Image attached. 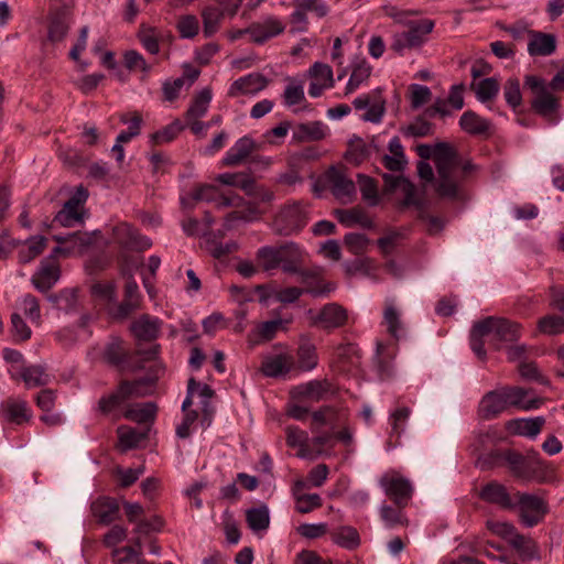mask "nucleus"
<instances>
[{
    "instance_id": "nucleus-1",
    "label": "nucleus",
    "mask_w": 564,
    "mask_h": 564,
    "mask_svg": "<svg viewBox=\"0 0 564 564\" xmlns=\"http://www.w3.org/2000/svg\"><path fill=\"white\" fill-rule=\"evenodd\" d=\"M417 155L421 159H433L437 170V181L435 185L436 193L442 197H457V173L460 159L457 152L447 143L441 142L435 147L430 144H420L416 148Z\"/></svg>"
},
{
    "instance_id": "nucleus-2",
    "label": "nucleus",
    "mask_w": 564,
    "mask_h": 564,
    "mask_svg": "<svg viewBox=\"0 0 564 564\" xmlns=\"http://www.w3.org/2000/svg\"><path fill=\"white\" fill-rule=\"evenodd\" d=\"M529 391L521 387L505 386L487 392L478 405V414L484 420H492L505 412L509 406H517L524 411L536 410L543 400L534 398L527 400Z\"/></svg>"
},
{
    "instance_id": "nucleus-3",
    "label": "nucleus",
    "mask_w": 564,
    "mask_h": 564,
    "mask_svg": "<svg viewBox=\"0 0 564 564\" xmlns=\"http://www.w3.org/2000/svg\"><path fill=\"white\" fill-rule=\"evenodd\" d=\"M303 256L300 246L293 241L279 247L264 246L257 251V258L265 271L281 267L286 273H297L300 271Z\"/></svg>"
},
{
    "instance_id": "nucleus-4",
    "label": "nucleus",
    "mask_w": 564,
    "mask_h": 564,
    "mask_svg": "<svg viewBox=\"0 0 564 564\" xmlns=\"http://www.w3.org/2000/svg\"><path fill=\"white\" fill-rule=\"evenodd\" d=\"M308 221V208L303 202L286 204L275 214L271 228L279 236L297 235Z\"/></svg>"
},
{
    "instance_id": "nucleus-5",
    "label": "nucleus",
    "mask_w": 564,
    "mask_h": 564,
    "mask_svg": "<svg viewBox=\"0 0 564 564\" xmlns=\"http://www.w3.org/2000/svg\"><path fill=\"white\" fill-rule=\"evenodd\" d=\"M506 464L511 474L522 481L541 478L545 469L543 459L534 449L528 451L525 455L507 449Z\"/></svg>"
},
{
    "instance_id": "nucleus-6",
    "label": "nucleus",
    "mask_w": 564,
    "mask_h": 564,
    "mask_svg": "<svg viewBox=\"0 0 564 564\" xmlns=\"http://www.w3.org/2000/svg\"><path fill=\"white\" fill-rule=\"evenodd\" d=\"M524 86L532 94L531 108L534 112L554 123L556 121L554 115L560 104L554 94L549 91L546 82L538 76L527 75Z\"/></svg>"
},
{
    "instance_id": "nucleus-7",
    "label": "nucleus",
    "mask_w": 564,
    "mask_h": 564,
    "mask_svg": "<svg viewBox=\"0 0 564 564\" xmlns=\"http://www.w3.org/2000/svg\"><path fill=\"white\" fill-rule=\"evenodd\" d=\"M159 348V345H154L147 351L138 350V354L143 356L144 360H153V364L151 365L147 377L134 381L123 380L120 382V384L128 386L124 392V394H127V400L131 398L145 397L152 393L155 382L164 372V367L156 360Z\"/></svg>"
},
{
    "instance_id": "nucleus-8",
    "label": "nucleus",
    "mask_w": 564,
    "mask_h": 564,
    "mask_svg": "<svg viewBox=\"0 0 564 564\" xmlns=\"http://www.w3.org/2000/svg\"><path fill=\"white\" fill-rule=\"evenodd\" d=\"M434 25V21L430 19L411 21L405 25L406 31L395 33L392 36L391 50L403 54L405 50L422 46L427 41V35L433 31Z\"/></svg>"
},
{
    "instance_id": "nucleus-9",
    "label": "nucleus",
    "mask_w": 564,
    "mask_h": 564,
    "mask_svg": "<svg viewBox=\"0 0 564 564\" xmlns=\"http://www.w3.org/2000/svg\"><path fill=\"white\" fill-rule=\"evenodd\" d=\"M292 6L294 11L290 14V23L293 33H304L308 30V13L317 19H324L329 13L325 0H293Z\"/></svg>"
},
{
    "instance_id": "nucleus-10",
    "label": "nucleus",
    "mask_w": 564,
    "mask_h": 564,
    "mask_svg": "<svg viewBox=\"0 0 564 564\" xmlns=\"http://www.w3.org/2000/svg\"><path fill=\"white\" fill-rule=\"evenodd\" d=\"M379 486L386 496L400 507L409 505L414 491L410 479L394 469L388 470L380 477Z\"/></svg>"
},
{
    "instance_id": "nucleus-11",
    "label": "nucleus",
    "mask_w": 564,
    "mask_h": 564,
    "mask_svg": "<svg viewBox=\"0 0 564 564\" xmlns=\"http://www.w3.org/2000/svg\"><path fill=\"white\" fill-rule=\"evenodd\" d=\"M325 186L341 204H350L356 198V185L344 166H330L324 174Z\"/></svg>"
},
{
    "instance_id": "nucleus-12",
    "label": "nucleus",
    "mask_w": 564,
    "mask_h": 564,
    "mask_svg": "<svg viewBox=\"0 0 564 564\" xmlns=\"http://www.w3.org/2000/svg\"><path fill=\"white\" fill-rule=\"evenodd\" d=\"M480 322L479 329H486L487 334L491 336L496 349L501 348V343H513L521 336V326L516 322L492 316Z\"/></svg>"
},
{
    "instance_id": "nucleus-13",
    "label": "nucleus",
    "mask_w": 564,
    "mask_h": 564,
    "mask_svg": "<svg viewBox=\"0 0 564 564\" xmlns=\"http://www.w3.org/2000/svg\"><path fill=\"white\" fill-rule=\"evenodd\" d=\"M311 324L330 332L344 327L348 322V311L336 302L325 304L319 311H308Z\"/></svg>"
},
{
    "instance_id": "nucleus-14",
    "label": "nucleus",
    "mask_w": 564,
    "mask_h": 564,
    "mask_svg": "<svg viewBox=\"0 0 564 564\" xmlns=\"http://www.w3.org/2000/svg\"><path fill=\"white\" fill-rule=\"evenodd\" d=\"M520 517L529 528L536 525L546 512V503L535 495L517 492Z\"/></svg>"
},
{
    "instance_id": "nucleus-15",
    "label": "nucleus",
    "mask_w": 564,
    "mask_h": 564,
    "mask_svg": "<svg viewBox=\"0 0 564 564\" xmlns=\"http://www.w3.org/2000/svg\"><path fill=\"white\" fill-rule=\"evenodd\" d=\"M113 236L121 246L137 251H144L151 248L150 238L141 235L135 228L127 223L119 224L113 228Z\"/></svg>"
},
{
    "instance_id": "nucleus-16",
    "label": "nucleus",
    "mask_w": 564,
    "mask_h": 564,
    "mask_svg": "<svg viewBox=\"0 0 564 564\" xmlns=\"http://www.w3.org/2000/svg\"><path fill=\"white\" fill-rule=\"evenodd\" d=\"M90 512L99 524L109 525L120 519V503L116 498L100 496L90 503Z\"/></svg>"
},
{
    "instance_id": "nucleus-17",
    "label": "nucleus",
    "mask_w": 564,
    "mask_h": 564,
    "mask_svg": "<svg viewBox=\"0 0 564 564\" xmlns=\"http://www.w3.org/2000/svg\"><path fill=\"white\" fill-rule=\"evenodd\" d=\"M285 24L276 17H267L262 21L254 22L248 28V34L252 42L263 44L272 37L283 33Z\"/></svg>"
},
{
    "instance_id": "nucleus-18",
    "label": "nucleus",
    "mask_w": 564,
    "mask_h": 564,
    "mask_svg": "<svg viewBox=\"0 0 564 564\" xmlns=\"http://www.w3.org/2000/svg\"><path fill=\"white\" fill-rule=\"evenodd\" d=\"M270 80L261 73H250L236 79L228 89L229 97L256 95L269 85Z\"/></svg>"
},
{
    "instance_id": "nucleus-19",
    "label": "nucleus",
    "mask_w": 564,
    "mask_h": 564,
    "mask_svg": "<svg viewBox=\"0 0 564 564\" xmlns=\"http://www.w3.org/2000/svg\"><path fill=\"white\" fill-rule=\"evenodd\" d=\"M61 275L59 265L55 260L45 259L41 262L39 271L32 276L34 288L42 292H48L58 281Z\"/></svg>"
},
{
    "instance_id": "nucleus-20",
    "label": "nucleus",
    "mask_w": 564,
    "mask_h": 564,
    "mask_svg": "<svg viewBox=\"0 0 564 564\" xmlns=\"http://www.w3.org/2000/svg\"><path fill=\"white\" fill-rule=\"evenodd\" d=\"M0 415L7 422L21 425L30 421L32 412L25 400L9 398L0 404Z\"/></svg>"
},
{
    "instance_id": "nucleus-21",
    "label": "nucleus",
    "mask_w": 564,
    "mask_h": 564,
    "mask_svg": "<svg viewBox=\"0 0 564 564\" xmlns=\"http://www.w3.org/2000/svg\"><path fill=\"white\" fill-rule=\"evenodd\" d=\"M295 369L294 357L290 354H278L265 357L261 364V372L265 377L276 378Z\"/></svg>"
},
{
    "instance_id": "nucleus-22",
    "label": "nucleus",
    "mask_w": 564,
    "mask_h": 564,
    "mask_svg": "<svg viewBox=\"0 0 564 564\" xmlns=\"http://www.w3.org/2000/svg\"><path fill=\"white\" fill-rule=\"evenodd\" d=\"M162 327V321L158 317L143 314L131 324L133 336L142 341L155 340Z\"/></svg>"
},
{
    "instance_id": "nucleus-23",
    "label": "nucleus",
    "mask_w": 564,
    "mask_h": 564,
    "mask_svg": "<svg viewBox=\"0 0 564 564\" xmlns=\"http://www.w3.org/2000/svg\"><path fill=\"white\" fill-rule=\"evenodd\" d=\"M295 395L304 400L318 402L324 400L332 392V383L327 379L311 380L294 389Z\"/></svg>"
},
{
    "instance_id": "nucleus-24",
    "label": "nucleus",
    "mask_w": 564,
    "mask_h": 564,
    "mask_svg": "<svg viewBox=\"0 0 564 564\" xmlns=\"http://www.w3.org/2000/svg\"><path fill=\"white\" fill-rule=\"evenodd\" d=\"M530 36L528 52L531 56H547L556 48V39L552 34L528 31Z\"/></svg>"
},
{
    "instance_id": "nucleus-25",
    "label": "nucleus",
    "mask_w": 564,
    "mask_h": 564,
    "mask_svg": "<svg viewBox=\"0 0 564 564\" xmlns=\"http://www.w3.org/2000/svg\"><path fill=\"white\" fill-rule=\"evenodd\" d=\"M72 24V12L68 8H63L52 14L48 26V40L53 43L65 39Z\"/></svg>"
},
{
    "instance_id": "nucleus-26",
    "label": "nucleus",
    "mask_w": 564,
    "mask_h": 564,
    "mask_svg": "<svg viewBox=\"0 0 564 564\" xmlns=\"http://www.w3.org/2000/svg\"><path fill=\"white\" fill-rule=\"evenodd\" d=\"M479 497L489 503L498 505L501 508L509 509L514 507L507 488L496 481H491L482 487Z\"/></svg>"
},
{
    "instance_id": "nucleus-27",
    "label": "nucleus",
    "mask_w": 564,
    "mask_h": 564,
    "mask_svg": "<svg viewBox=\"0 0 564 564\" xmlns=\"http://www.w3.org/2000/svg\"><path fill=\"white\" fill-rule=\"evenodd\" d=\"M545 423L543 416H536L533 419H514L507 422V430L517 435L535 437L542 430Z\"/></svg>"
},
{
    "instance_id": "nucleus-28",
    "label": "nucleus",
    "mask_w": 564,
    "mask_h": 564,
    "mask_svg": "<svg viewBox=\"0 0 564 564\" xmlns=\"http://www.w3.org/2000/svg\"><path fill=\"white\" fill-rule=\"evenodd\" d=\"M254 149V142L249 137L238 139L235 144L227 151L223 159L226 166H236L246 160Z\"/></svg>"
},
{
    "instance_id": "nucleus-29",
    "label": "nucleus",
    "mask_w": 564,
    "mask_h": 564,
    "mask_svg": "<svg viewBox=\"0 0 564 564\" xmlns=\"http://www.w3.org/2000/svg\"><path fill=\"white\" fill-rule=\"evenodd\" d=\"M141 302V294L135 280L130 275L124 285V299L118 306V315L127 317L133 311L139 308Z\"/></svg>"
},
{
    "instance_id": "nucleus-30",
    "label": "nucleus",
    "mask_w": 564,
    "mask_h": 564,
    "mask_svg": "<svg viewBox=\"0 0 564 564\" xmlns=\"http://www.w3.org/2000/svg\"><path fill=\"white\" fill-rule=\"evenodd\" d=\"M336 217L339 223L346 227L359 225L362 228L370 229L373 227V221L368 216L366 210L361 207H354L350 209L336 210Z\"/></svg>"
},
{
    "instance_id": "nucleus-31",
    "label": "nucleus",
    "mask_w": 564,
    "mask_h": 564,
    "mask_svg": "<svg viewBox=\"0 0 564 564\" xmlns=\"http://www.w3.org/2000/svg\"><path fill=\"white\" fill-rule=\"evenodd\" d=\"M296 358L295 369L304 372L312 371L318 365L316 346L310 340H303L297 348Z\"/></svg>"
},
{
    "instance_id": "nucleus-32",
    "label": "nucleus",
    "mask_w": 564,
    "mask_h": 564,
    "mask_svg": "<svg viewBox=\"0 0 564 564\" xmlns=\"http://www.w3.org/2000/svg\"><path fill=\"white\" fill-rule=\"evenodd\" d=\"M203 20V33L205 37H212L216 34L221 26L224 18L227 15L224 11H220L216 6H206L202 12Z\"/></svg>"
},
{
    "instance_id": "nucleus-33",
    "label": "nucleus",
    "mask_w": 564,
    "mask_h": 564,
    "mask_svg": "<svg viewBox=\"0 0 564 564\" xmlns=\"http://www.w3.org/2000/svg\"><path fill=\"white\" fill-rule=\"evenodd\" d=\"M351 75L346 85V95L354 93L361 84H364L371 74V66L366 58L357 57L351 64Z\"/></svg>"
},
{
    "instance_id": "nucleus-34",
    "label": "nucleus",
    "mask_w": 564,
    "mask_h": 564,
    "mask_svg": "<svg viewBox=\"0 0 564 564\" xmlns=\"http://www.w3.org/2000/svg\"><path fill=\"white\" fill-rule=\"evenodd\" d=\"M346 417V412L343 410H338L332 405H325L319 408L317 411L313 412L312 419L313 423L318 426L327 425L330 429H335L344 419Z\"/></svg>"
},
{
    "instance_id": "nucleus-35",
    "label": "nucleus",
    "mask_w": 564,
    "mask_h": 564,
    "mask_svg": "<svg viewBox=\"0 0 564 564\" xmlns=\"http://www.w3.org/2000/svg\"><path fill=\"white\" fill-rule=\"evenodd\" d=\"M213 98L212 89L209 87L203 88L198 91L186 111V119H200L207 113L210 101Z\"/></svg>"
},
{
    "instance_id": "nucleus-36",
    "label": "nucleus",
    "mask_w": 564,
    "mask_h": 564,
    "mask_svg": "<svg viewBox=\"0 0 564 564\" xmlns=\"http://www.w3.org/2000/svg\"><path fill=\"white\" fill-rule=\"evenodd\" d=\"M358 359V348L351 344L339 345L334 354V364H336L338 370L343 372L356 366Z\"/></svg>"
},
{
    "instance_id": "nucleus-37",
    "label": "nucleus",
    "mask_w": 564,
    "mask_h": 564,
    "mask_svg": "<svg viewBox=\"0 0 564 564\" xmlns=\"http://www.w3.org/2000/svg\"><path fill=\"white\" fill-rule=\"evenodd\" d=\"M286 433V444L290 447H299V456L302 458L308 457L311 455V448L308 443V435L305 431L301 430L297 426L290 425L285 430Z\"/></svg>"
},
{
    "instance_id": "nucleus-38",
    "label": "nucleus",
    "mask_w": 564,
    "mask_h": 564,
    "mask_svg": "<svg viewBox=\"0 0 564 564\" xmlns=\"http://www.w3.org/2000/svg\"><path fill=\"white\" fill-rule=\"evenodd\" d=\"M470 88L475 91L480 102H487L496 98L499 93L500 85L495 77H488L479 82L473 80Z\"/></svg>"
},
{
    "instance_id": "nucleus-39",
    "label": "nucleus",
    "mask_w": 564,
    "mask_h": 564,
    "mask_svg": "<svg viewBox=\"0 0 564 564\" xmlns=\"http://www.w3.org/2000/svg\"><path fill=\"white\" fill-rule=\"evenodd\" d=\"M404 508L405 507H400L397 505L389 506L383 503L379 509V513L384 525L389 529L406 525L408 519L403 512Z\"/></svg>"
},
{
    "instance_id": "nucleus-40",
    "label": "nucleus",
    "mask_w": 564,
    "mask_h": 564,
    "mask_svg": "<svg viewBox=\"0 0 564 564\" xmlns=\"http://www.w3.org/2000/svg\"><path fill=\"white\" fill-rule=\"evenodd\" d=\"M156 405L153 402H145L140 404H134L129 406L123 416L127 420L137 422V423H145L154 420L156 414Z\"/></svg>"
},
{
    "instance_id": "nucleus-41",
    "label": "nucleus",
    "mask_w": 564,
    "mask_h": 564,
    "mask_svg": "<svg viewBox=\"0 0 564 564\" xmlns=\"http://www.w3.org/2000/svg\"><path fill=\"white\" fill-rule=\"evenodd\" d=\"M459 126L469 134H481L487 132L489 129V122L470 110L462 115Z\"/></svg>"
},
{
    "instance_id": "nucleus-42",
    "label": "nucleus",
    "mask_w": 564,
    "mask_h": 564,
    "mask_svg": "<svg viewBox=\"0 0 564 564\" xmlns=\"http://www.w3.org/2000/svg\"><path fill=\"white\" fill-rule=\"evenodd\" d=\"M411 409L409 406L402 405L397 408L389 416V423L391 426L390 437H395L398 441L401 435L404 433L406 423L411 415Z\"/></svg>"
},
{
    "instance_id": "nucleus-43",
    "label": "nucleus",
    "mask_w": 564,
    "mask_h": 564,
    "mask_svg": "<svg viewBox=\"0 0 564 564\" xmlns=\"http://www.w3.org/2000/svg\"><path fill=\"white\" fill-rule=\"evenodd\" d=\"M127 384H119L117 390L100 398L98 401V410L107 415L117 410L124 401H127V394H124Z\"/></svg>"
},
{
    "instance_id": "nucleus-44",
    "label": "nucleus",
    "mask_w": 564,
    "mask_h": 564,
    "mask_svg": "<svg viewBox=\"0 0 564 564\" xmlns=\"http://www.w3.org/2000/svg\"><path fill=\"white\" fill-rule=\"evenodd\" d=\"M46 238L35 236L25 241L26 248L19 251L18 258L20 263H29L39 257L46 248Z\"/></svg>"
},
{
    "instance_id": "nucleus-45",
    "label": "nucleus",
    "mask_w": 564,
    "mask_h": 564,
    "mask_svg": "<svg viewBox=\"0 0 564 564\" xmlns=\"http://www.w3.org/2000/svg\"><path fill=\"white\" fill-rule=\"evenodd\" d=\"M20 377L28 388L45 386L50 382V376L41 366L23 367L20 371Z\"/></svg>"
},
{
    "instance_id": "nucleus-46",
    "label": "nucleus",
    "mask_w": 564,
    "mask_h": 564,
    "mask_svg": "<svg viewBox=\"0 0 564 564\" xmlns=\"http://www.w3.org/2000/svg\"><path fill=\"white\" fill-rule=\"evenodd\" d=\"M286 82L288 85L282 95L284 105L288 107H292L304 101V83L292 77L286 78Z\"/></svg>"
},
{
    "instance_id": "nucleus-47",
    "label": "nucleus",
    "mask_w": 564,
    "mask_h": 564,
    "mask_svg": "<svg viewBox=\"0 0 564 564\" xmlns=\"http://www.w3.org/2000/svg\"><path fill=\"white\" fill-rule=\"evenodd\" d=\"M333 541L347 550H354L360 544L358 531L352 527H341L332 533Z\"/></svg>"
},
{
    "instance_id": "nucleus-48",
    "label": "nucleus",
    "mask_w": 564,
    "mask_h": 564,
    "mask_svg": "<svg viewBox=\"0 0 564 564\" xmlns=\"http://www.w3.org/2000/svg\"><path fill=\"white\" fill-rule=\"evenodd\" d=\"M357 181L362 199L366 200L369 206L378 205L379 195L377 181L365 174H358Z\"/></svg>"
},
{
    "instance_id": "nucleus-49",
    "label": "nucleus",
    "mask_w": 564,
    "mask_h": 564,
    "mask_svg": "<svg viewBox=\"0 0 564 564\" xmlns=\"http://www.w3.org/2000/svg\"><path fill=\"white\" fill-rule=\"evenodd\" d=\"M509 544L516 549L523 558L531 560L538 557V546L535 542L525 535L520 534L518 531Z\"/></svg>"
},
{
    "instance_id": "nucleus-50",
    "label": "nucleus",
    "mask_w": 564,
    "mask_h": 564,
    "mask_svg": "<svg viewBox=\"0 0 564 564\" xmlns=\"http://www.w3.org/2000/svg\"><path fill=\"white\" fill-rule=\"evenodd\" d=\"M401 132L406 138H423L433 134V124L423 117H417L402 127Z\"/></svg>"
},
{
    "instance_id": "nucleus-51",
    "label": "nucleus",
    "mask_w": 564,
    "mask_h": 564,
    "mask_svg": "<svg viewBox=\"0 0 564 564\" xmlns=\"http://www.w3.org/2000/svg\"><path fill=\"white\" fill-rule=\"evenodd\" d=\"M119 444L122 451L134 448L147 437V433L138 432L135 429L120 426L117 430Z\"/></svg>"
},
{
    "instance_id": "nucleus-52",
    "label": "nucleus",
    "mask_w": 564,
    "mask_h": 564,
    "mask_svg": "<svg viewBox=\"0 0 564 564\" xmlns=\"http://www.w3.org/2000/svg\"><path fill=\"white\" fill-rule=\"evenodd\" d=\"M246 519L251 530H265L270 523L269 510L267 506L252 508L247 511Z\"/></svg>"
},
{
    "instance_id": "nucleus-53",
    "label": "nucleus",
    "mask_w": 564,
    "mask_h": 564,
    "mask_svg": "<svg viewBox=\"0 0 564 564\" xmlns=\"http://www.w3.org/2000/svg\"><path fill=\"white\" fill-rule=\"evenodd\" d=\"M176 30L182 39H193L199 32V21L194 14L181 15L176 22Z\"/></svg>"
},
{
    "instance_id": "nucleus-54",
    "label": "nucleus",
    "mask_w": 564,
    "mask_h": 564,
    "mask_svg": "<svg viewBox=\"0 0 564 564\" xmlns=\"http://www.w3.org/2000/svg\"><path fill=\"white\" fill-rule=\"evenodd\" d=\"M383 324L387 326V332L394 337L395 339H399L400 332L402 329V323L400 319V314L394 307L393 304H387L384 312H383Z\"/></svg>"
},
{
    "instance_id": "nucleus-55",
    "label": "nucleus",
    "mask_w": 564,
    "mask_h": 564,
    "mask_svg": "<svg viewBox=\"0 0 564 564\" xmlns=\"http://www.w3.org/2000/svg\"><path fill=\"white\" fill-rule=\"evenodd\" d=\"M540 333L554 336L564 333V318L557 315H546L539 319Z\"/></svg>"
},
{
    "instance_id": "nucleus-56",
    "label": "nucleus",
    "mask_w": 564,
    "mask_h": 564,
    "mask_svg": "<svg viewBox=\"0 0 564 564\" xmlns=\"http://www.w3.org/2000/svg\"><path fill=\"white\" fill-rule=\"evenodd\" d=\"M142 46L152 55L160 52L159 32L155 28L142 26L138 33Z\"/></svg>"
},
{
    "instance_id": "nucleus-57",
    "label": "nucleus",
    "mask_w": 564,
    "mask_h": 564,
    "mask_svg": "<svg viewBox=\"0 0 564 564\" xmlns=\"http://www.w3.org/2000/svg\"><path fill=\"white\" fill-rule=\"evenodd\" d=\"M381 10L386 17L404 26L412 21L410 20L411 17L420 14L417 10H403L390 3L382 6Z\"/></svg>"
},
{
    "instance_id": "nucleus-58",
    "label": "nucleus",
    "mask_w": 564,
    "mask_h": 564,
    "mask_svg": "<svg viewBox=\"0 0 564 564\" xmlns=\"http://www.w3.org/2000/svg\"><path fill=\"white\" fill-rule=\"evenodd\" d=\"M503 96L506 102L513 109L519 107L522 102V95L520 90V82L516 77H510L503 85Z\"/></svg>"
},
{
    "instance_id": "nucleus-59",
    "label": "nucleus",
    "mask_w": 564,
    "mask_h": 564,
    "mask_svg": "<svg viewBox=\"0 0 564 564\" xmlns=\"http://www.w3.org/2000/svg\"><path fill=\"white\" fill-rule=\"evenodd\" d=\"M206 249L217 260H223L229 254L234 253L238 249V245L235 241H228L226 243L216 241L215 239H208L206 241Z\"/></svg>"
},
{
    "instance_id": "nucleus-60",
    "label": "nucleus",
    "mask_w": 564,
    "mask_h": 564,
    "mask_svg": "<svg viewBox=\"0 0 564 564\" xmlns=\"http://www.w3.org/2000/svg\"><path fill=\"white\" fill-rule=\"evenodd\" d=\"M479 327H481V322L476 323L470 330V348L480 360H485L487 352L482 338L489 335L486 329H479Z\"/></svg>"
},
{
    "instance_id": "nucleus-61",
    "label": "nucleus",
    "mask_w": 564,
    "mask_h": 564,
    "mask_svg": "<svg viewBox=\"0 0 564 564\" xmlns=\"http://www.w3.org/2000/svg\"><path fill=\"white\" fill-rule=\"evenodd\" d=\"M84 221V213L75 209H67L63 205V208L55 215L53 223L58 224L62 227H74L80 225Z\"/></svg>"
},
{
    "instance_id": "nucleus-62",
    "label": "nucleus",
    "mask_w": 564,
    "mask_h": 564,
    "mask_svg": "<svg viewBox=\"0 0 564 564\" xmlns=\"http://www.w3.org/2000/svg\"><path fill=\"white\" fill-rule=\"evenodd\" d=\"M183 127L178 121H174L163 129L151 134V142L154 144L167 143L174 140L177 134L182 131Z\"/></svg>"
},
{
    "instance_id": "nucleus-63",
    "label": "nucleus",
    "mask_w": 564,
    "mask_h": 564,
    "mask_svg": "<svg viewBox=\"0 0 564 564\" xmlns=\"http://www.w3.org/2000/svg\"><path fill=\"white\" fill-rule=\"evenodd\" d=\"M127 354L120 340L109 343L104 351V358L112 366H120L126 360Z\"/></svg>"
},
{
    "instance_id": "nucleus-64",
    "label": "nucleus",
    "mask_w": 564,
    "mask_h": 564,
    "mask_svg": "<svg viewBox=\"0 0 564 564\" xmlns=\"http://www.w3.org/2000/svg\"><path fill=\"white\" fill-rule=\"evenodd\" d=\"M344 242L352 254L359 256L367 250L369 239L364 234L349 232L344 237Z\"/></svg>"
}]
</instances>
